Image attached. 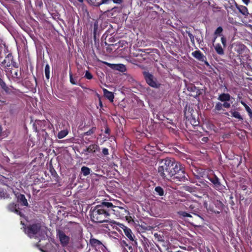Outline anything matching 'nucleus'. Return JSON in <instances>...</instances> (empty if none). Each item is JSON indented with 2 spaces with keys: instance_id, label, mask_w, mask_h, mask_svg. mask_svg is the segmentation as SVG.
<instances>
[{
  "instance_id": "1",
  "label": "nucleus",
  "mask_w": 252,
  "mask_h": 252,
  "mask_svg": "<svg viewBox=\"0 0 252 252\" xmlns=\"http://www.w3.org/2000/svg\"><path fill=\"white\" fill-rule=\"evenodd\" d=\"M158 172L167 180L173 177L174 179L184 181L186 178L185 171L181 168V165L169 158L163 159L159 163Z\"/></svg>"
},
{
  "instance_id": "2",
  "label": "nucleus",
  "mask_w": 252,
  "mask_h": 252,
  "mask_svg": "<svg viewBox=\"0 0 252 252\" xmlns=\"http://www.w3.org/2000/svg\"><path fill=\"white\" fill-rule=\"evenodd\" d=\"M110 214V209H104L100 205L96 206L92 211L91 218L93 221L101 223L109 222L113 223V220H109L108 217Z\"/></svg>"
},
{
  "instance_id": "3",
  "label": "nucleus",
  "mask_w": 252,
  "mask_h": 252,
  "mask_svg": "<svg viewBox=\"0 0 252 252\" xmlns=\"http://www.w3.org/2000/svg\"><path fill=\"white\" fill-rule=\"evenodd\" d=\"M46 228L36 224L30 225L25 230V233L31 238L44 237Z\"/></svg>"
},
{
  "instance_id": "4",
  "label": "nucleus",
  "mask_w": 252,
  "mask_h": 252,
  "mask_svg": "<svg viewBox=\"0 0 252 252\" xmlns=\"http://www.w3.org/2000/svg\"><path fill=\"white\" fill-rule=\"evenodd\" d=\"M100 205L104 209H110V213L111 212H113L117 216H120L119 214H117V213L119 212L118 210L119 209L122 211L121 213L122 215H125L126 214H128V211L126 209L122 207H117L114 206L111 202H103Z\"/></svg>"
},
{
  "instance_id": "5",
  "label": "nucleus",
  "mask_w": 252,
  "mask_h": 252,
  "mask_svg": "<svg viewBox=\"0 0 252 252\" xmlns=\"http://www.w3.org/2000/svg\"><path fill=\"white\" fill-rule=\"evenodd\" d=\"M57 236L62 246L65 247L68 245L70 238L68 236L66 235L63 231L60 230H57Z\"/></svg>"
},
{
  "instance_id": "6",
  "label": "nucleus",
  "mask_w": 252,
  "mask_h": 252,
  "mask_svg": "<svg viewBox=\"0 0 252 252\" xmlns=\"http://www.w3.org/2000/svg\"><path fill=\"white\" fill-rule=\"evenodd\" d=\"M121 228L123 230L124 232L125 235L126 236V237L130 241L134 242L135 243H136V241L135 240V237L133 232H132L131 230L124 225H122Z\"/></svg>"
},
{
  "instance_id": "7",
  "label": "nucleus",
  "mask_w": 252,
  "mask_h": 252,
  "mask_svg": "<svg viewBox=\"0 0 252 252\" xmlns=\"http://www.w3.org/2000/svg\"><path fill=\"white\" fill-rule=\"evenodd\" d=\"M144 76L146 81V82L149 85L152 87H157L158 85L156 82L153 80V76L148 72L144 73Z\"/></svg>"
},
{
  "instance_id": "8",
  "label": "nucleus",
  "mask_w": 252,
  "mask_h": 252,
  "mask_svg": "<svg viewBox=\"0 0 252 252\" xmlns=\"http://www.w3.org/2000/svg\"><path fill=\"white\" fill-rule=\"evenodd\" d=\"M192 55L198 60L205 62L206 64L209 65L208 63L205 61V57L199 51H195L192 53Z\"/></svg>"
},
{
  "instance_id": "9",
  "label": "nucleus",
  "mask_w": 252,
  "mask_h": 252,
  "mask_svg": "<svg viewBox=\"0 0 252 252\" xmlns=\"http://www.w3.org/2000/svg\"><path fill=\"white\" fill-rule=\"evenodd\" d=\"M12 63V57L10 54L8 55L5 59L1 62V66L3 67L10 66Z\"/></svg>"
},
{
  "instance_id": "10",
  "label": "nucleus",
  "mask_w": 252,
  "mask_h": 252,
  "mask_svg": "<svg viewBox=\"0 0 252 252\" xmlns=\"http://www.w3.org/2000/svg\"><path fill=\"white\" fill-rule=\"evenodd\" d=\"M208 179L214 184L216 189L220 188V184L219 178L216 175H213L212 177H209Z\"/></svg>"
},
{
  "instance_id": "11",
  "label": "nucleus",
  "mask_w": 252,
  "mask_h": 252,
  "mask_svg": "<svg viewBox=\"0 0 252 252\" xmlns=\"http://www.w3.org/2000/svg\"><path fill=\"white\" fill-rule=\"evenodd\" d=\"M236 7L239 11L243 15L246 16L249 15L248 8L246 6L236 4Z\"/></svg>"
},
{
  "instance_id": "12",
  "label": "nucleus",
  "mask_w": 252,
  "mask_h": 252,
  "mask_svg": "<svg viewBox=\"0 0 252 252\" xmlns=\"http://www.w3.org/2000/svg\"><path fill=\"white\" fill-rule=\"evenodd\" d=\"M8 209L11 212L21 216V212L19 211L16 204H14V203L10 204L8 206Z\"/></svg>"
},
{
  "instance_id": "13",
  "label": "nucleus",
  "mask_w": 252,
  "mask_h": 252,
  "mask_svg": "<svg viewBox=\"0 0 252 252\" xmlns=\"http://www.w3.org/2000/svg\"><path fill=\"white\" fill-rule=\"evenodd\" d=\"M231 96L228 94L223 93L220 94L218 99L223 102V101H228L230 100Z\"/></svg>"
},
{
  "instance_id": "14",
  "label": "nucleus",
  "mask_w": 252,
  "mask_h": 252,
  "mask_svg": "<svg viewBox=\"0 0 252 252\" xmlns=\"http://www.w3.org/2000/svg\"><path fill=\"white\" fill-rule=\"evenodd\" d=\"M99 150V146L96 144H92L90 145L87 149L86 152L88 153H95Z\"/></svg>"
},
{
  "instance_id": "15",
  "label": "nucleus",
  "mask_w": 252,
  "mask_h": 252,
  "mask_svg": "<svg viewBox=\"0 0 252 252\" xmlns=\"http://www.w3.org/2000/svg\"><path fill=\"white\" fill-rule=\"evenodd\" d=\"M17 199L19 202L22 203V205L24 206H28V203L24 195L21 194L18 195L17 196Z\"/></svg>"
},
{
  "instance_id": "16",
  "label": "nucleus",
  "mask_w": 252,
  "mask_h": 252,
  "mask_svg": "<svg viewBox=\"0 0 252 252\" xmlns=\"http://www.w3.org/2000/svg\"><path fill=\"white\" fill-rule=\"evenodd\" d=\"M112 68L121 72H124L126 70V67L123 64H111Z\"/></svg>"
},
{
  "instance_id": "17",
  "label": "nucleus",
  "mask_w": 252,
  "mask_h": 252,
  "mask_svg": "<svg viewBox=\"0 0 252 252\" xmlns=\"http://www.w3.org/2000/svg\"><path fill=\"white\" fill-rule=\"evenodd\" d=\"M103 92L104 96L111 102H113L114 97L113 94L106 89H103Z\"/></svg>"
},
{
  "instance_id": "18",
  "label": "nucleus",
  "mask_w": 252,
  "mask_h": 252,
  "mask_svg": "<svg viewBox=\"0 0 252 252\" xmlns=\"http://www.w3.org/2000/svg\"><path fill=\"white\" fill-rule=\"evenodd\" d=\"M222 31V28L221 27H219L216 29L214 32L215 37L213 40V42L215 41V40L216 39L218 35H220V34L221 33Z\"/></svg>"
},
{
  "instance_id": "19",
  "label": "nucleus",
  "mask_w": 252,
  "mask_h": 252,
  "mask_svg": "<svg viewBox=\"0 0 252 252\" xmlns=\"http://www.w3.org/2000/svg\"><path fill=\"white\" fill-rule=\"evenodd\" d=\"M230 112L231 113L232 117H233L236 119H238L240 120H243V118L241 116V115H240L239 112L235 111H231Z\"/></svg>"
},
{
  "instance_id": "20",
  "label": "nucleus",
  "mask_w": 252,
  "mask_h": 252,
  "mask_svg": "<svg viewBox=\"0 0 252 252\" xmlns=\"http://www.w3.org/2000/svg\"><path fill=\"white\" fill-rule=\"evenodd\" d=\"M215 49L218 54L220 55H223L224 54L223 50L220 44H217L215 46Z\"/></svg>"
},
{
  "instance_id": "21",
  "label": "nucleus",
  "mask_w": 252,
  "mask_h": 252,
  "mask_svg": "<svg viewBox=\"0 0 252 252\" xmlns=\"http://www.w3.org/2000/svg\"><path fill=\"white\" fill-rule=\"evenodd\" d=\"M68 131L67 130H63L59 132L58 134V137L59 139H62L66 136L68 134Z\"/></svg>"
},
{
  "instance_id": "22",
  "label": "nucleus",
  "mask_w": 252,
  "mask_h": 252,
  "mask_svg": "<svg viewBox=\"0 0 252 252\" xmlns=\"http://www.w3.org/2000/svg\"><path fill=\"white\" fill-rule=\"evenodd\" d=\"M81 172L84 176H87L90 173V169L86 166H83L81 168Z\"/></svg>"
},
{
  "instance_id": "23",
  "label": "nucleus",
  "mask_w": 252,
  "mask_h": 252,
  "mask_svg": "<svg viewBox=\"0 0 252 252\" xmlns=\"http://www.w3.org/2000/svg\"><path fill=\"white\" fill-rule=\"evenodd\" d=\"M156 193L160 196H162L164 194V191L162 188L160 187H157L155 189Z\"/></svg>"
},
{
  "instance_id": "24",
  "label": "nucleus",
  "mask_w": 252,
  "mask_h": 252,
  "mask_svg": "<svg viewBox=\"0 0 252 252\" xmlns=\"http://www.w3.org/2000/svg\"><path fill=\"white\" fill-rule=\"evenodd\" d=\"M45 74L46 78L49 79L50 78V66L48 64H47L45 66Z\"/></svg>"
},
{
  "instance_id": "25",
  "label": "nucleus",
  "mask_w": 252,
  "mask_h": 252,
  "mask_svg": "<svg viewBox=\"0 0 252 252\" xmlns=\"http://www.w3.org/2000/svg\"><path fill=\"white\" fill-rule=\"evenodd\" d=\"M7 197L6 192L1 188H0V200Z\"/></svg>"
},
{
  "instance_id": "26",
  "label": "nucleus",
  "mask_w": 252,
  "mask_h": 252,
  "mask_svg": "<svg viewBox=\"0 0 252 252\" xmlns=\"http://www.w3.org/2000/svg\"><path fill=\"white\" fill-rule=\"evenodd\" d=\"M215 109L217 111H220L222 109V103L220 102H218L216 103L215 105Z\"/></svg>"
},
{
  "instance_id": "27",
  "label": "nucleus",
  "mask_w": 252,
  "mask_h": 252,
  "mask_svg": "<svg viewBox=\"0 0 252 252\" xmlns=\"http://www.w3.org/2000/svg\"><path fill=\"white\" fill-rule=\"evenodd\" d=\"M90 242L92 244L96 245H98L101 244V242L95 239H91L90 240Z\"/></svg>"
},
{
  "instance_id": "28",
  "label": "nucleus",
  "mask_w": 252,
  "mask_h": 252,
  "mask_svg": "<svg viewBox=\"0 0 252 252\" xmlns=\"http://www.w3.org/2000/svg\"><path fill=\"white\" fill-rule=\"evenodd\" d=\"M179 214L184 217H191V215L185 212L181 211L179 212Z\"/></svg>"
},
{
  "instance_id": "29",
  "label": "nucleus",
  "mask_w": 252,
  "mask_h": 252,
  "mask_svg": "<svg viewBox=\"0 0 252 252\" xmlns=\"http://www.w3.org/2000/svg\"><path fill=\"white\" fill-rule=\"evenodd\" d=\"M70 82L71 84L75 85L77 84V81L73 78L72 74L69 73Z\"/></svg>"
},
{
  "instance_id": "30",
  "label": "nucleus",
  "mask_w": 252,
  "mask_h": 252,
  "mask_svg": "<svg viewBox=\"0 0 252 252\" xmlns=\"http://www.w3.org/2000/svg\"><path fill=\"white\" fill-rule=\"evenodd\" d=\"M241 103L245 107L247 112L250 111L251 109L244 101H241Z\"/></svg>"
},
{
  "instance_id": "31",
  "label": "nucleus",
  "mask_w": 252,
  "mask_h": 252,
  "mask_svg": "<svg viewBox=\"0 0 252 252\" xmlns=\"http://www.w3.org/2000/svg\"><path fill=\"white\" fill-rule=\"evenodd\" d=\"M224 103L222 104V107L229 108L230 107V103L228 102L227 101H223Z\"/></svg>"
},
{
  "instance_id": "32",
  "label": "nucleus",
  "mask_w": 252,
  "mask_h": 252,
  "mask_svg": "<svg viewBox=\"0 0 252 252\" xmlns=\"http://www.w3.org/2000/svg\"><path fill=\"white\" fill-rule=\"evenodd\" d=\"M85 76L88 79H91L93 78L92 75L88 71L86 72Z\"/></svg>"
},
{
  "instance_id": "33",
  "label": "nucleus",
  "mask_w": 252,
  "mask_h": 252,
  "mask_svg": "<svg viewBox=\"0 0 252 252\" xmlns=\"http://www.w3.org/2000/svg\"><path fill=\"white\" fill-rule=\"evenodd\" d=\"M2 88L7 93H10L11 92L12 90L11 88L8 87L5 85V87H2Z\"/></svg>"
},
{
  "instance_id": "34",
  "label": "nucleus",
  "mask_w": 252,
  "mask_h": 252,
  "mask_svg": "<svg viewBox=\"0 0 252 252\" xmlns=\"http://www.w3.org/2000/svg\"><path fill=\"white\" fill-rule=\"evenodd\" d=\"M121 245L122 247H127L128 249L130 250L131 248V247L128 246V245L126 244V242L125 241H122L121 242Z\"/></svg>"
},
{
  "instance_id": "35",
  "label": "nucleus",
  "mask_w": 252,
  "mask_h": 252,
  "mask_svg": "<svg viewBox=\"0 0 252 252\" xmlns=\"http://www.w3.org/2000/svg\"><path fill=\"white\" fill-rule=\"evenodd\" d=\"M102 152L104 156H107L109 154L108 149L106 148L102 149Z\"/></svg>"
},
{
  "instance_id": "36",
  "label": "nucleus",
  "mask_w": 252,
  "mask_h": 252,
  "mask_svg": "<svg viewBox=\"0 0 252 252\" xmlns=\"http://www.w3.org/2000/svg\"><path fill=\"white\" fill-rule=\"evenodd\" d=\"M221 43L223 44V46L225 47L226 41L225 38L223 36H222L221 37Z\"/></svg>"
},
{
  "instance_id": "37",
  "label": "nucleus",
  "mask_w": 252,
  "mask_h": 252,
  "mask_svg": "<svg viewBox=\"0 0 252 252\" xmlns=\"http://www.w3.org/2000/svg\"><path fill=\"white\" fill-rule=\"evenodd\" d=\"M111 1H112V0H102L100 4H108V3H109V2Z\"/></svg>"
},
{
  "instance_id": "38",
  "label": "nucleus",
  "mask_w": 252,
  "mask_h": 252,
  "mask_svg": "<svg viewBox=\"0 0 252 252\" xmlns=\"http://www.w3.org/2000/svg\"><path fill=\"white\" fill-rule=\"evenodd\" d=\"M188 35L189 37L191 42H194V36L191 33H190L189 32L188 33Z\"/></svg>"
},
{
  "instance_id": "39",
  "label": "nucleus",
  "mask_w": 252,
  "mask_h": 252,
  "mask_svg": "<svg viewBox=\"0 0 252 252\" xmlns=\"http://www.w3.org/2000/svg\"><path fill=\"white\" fill-rule=\"evenodd\" d=\"M114 3H118V4H120L122 0H112Z\"/></svg>"
},
{
  "instance_id": "40",
  "label": "nucleus",
  "mask_w": 252,
  "mask_h": 252,
  "mask_svg": "<svg viewBox=\"0 0 252 252\" xmlns=\"http://www.w3.org/2000/svg\"><path fill=\"white\" fill-rule=\"evenodd\" d=\"M244 4L248 5L250 2V0H242Z\"/></svg>"
},
{
  "instance_id": "41",
  "label": "nucleus",
  "mask_w": 252,
  "mask_h": 252,
  "mask_svg": "<svg viewBox=\"0 0 252 252\" xmlns=\"http://www.w3.org/2000/svg\"><path fill=\"white\" fill-rule=\"evenodd\" d=\"M251 118H252V111L251 110L250 111L247 112Z\"/></svg>"
},
{
  "instance_id": "42",
  "label": "nucleus",
  "mask_w": 252,
  "mask_h": 252,
  "mask_svg": "<svg viewBox=\"0 0 252 252\" xmlns=\"http://www.w3.org/2000/svg\"><path fill=\"white\" fill-rule=\"evenodd\" d=\"M207 140V137H203L202 138V141H204V142H206Z\"/></svg>"
},
{
  "instance_id": "43",
  "label": "nucleus",
  "mask_w": 252,
  "mask_h": 252,
  "mask_svg": "<svg viewBox=\"0 0 252 252\" xmlns=\"http://www.w3.org/2000/svg\"><path fill=\"white\" fill-rule=\"evenodd\" d=\"M14 75H15V77H17V76H18V73H17V71H15V72H14Z\"/></svg>"
},
{
  "instance_id": "44",
  "label": "nucleus",
  "mask_w": 252,
  "mask_h": 252,
  "mask_svg": "<svg viewBox=\"0 0 252 252\" xmlns=\"http://www.w3.org/2000/svg\"><path fill=\"white\" fill-rule=\"evenodd\" d=\"M79 2H82L83 0H78Z\"/></svg>"
},
{
  "instance_id": "45",
  "label": "nucleus",
  "mask_w": 252,
  "mask_h": 252,
  "mask_svg": "<svg viewBox=\"0 0 252 252\" xmlns=\"http://www.w3.org/2000/svg\"><path fill=\"white\" fill-rule=\"evenodd\" d=\"M64 252H66L65 251H64Z\"/></svg>"
}]
</instances>
